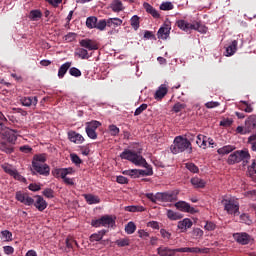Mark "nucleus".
<instances>
[{"mask_svg": "<svg viewBox=\"0 0 256 256\" xmlns=\"http://www.w3.org/2000/svg\"><path fill=\"white\" fill-rule=\"evenodd\" d=\"M19 151H21V153H31V151H33V148H31V146L29 145H24L19 148Z\"/></svg>", "mask_w": 256, "mask_h": 256, "instance_id": "obj_62", "label": "nucleus"}, {"mask_svg": "<svg viewBox=\"0 0 256 256\" xmlns=\"http://www.w3.org/2000/svg\"><path fill=\"white\" fill-rule=\"evenodd\" d=\"M115 245L118 247H129L131 245V240L128 238H122L115 241Z\"/></svg>", "mask_w": 256, "mask_h": 256, "instance_id": "obj_41", "label": "nucleus"}, {"mask_svg": "<svg viewBox=\"0 0 256 256\" xmlns=\"http://www.w3.org/2000/svg\"><path fill=\"white\" fill-rule=\"evenodd\" d=\"M70 159H71L72 163H74L75 165H81V163H83V160H81L79 155H77L75 153L70 154Z\"/></svg>", "mask_w": 256, "mask_h": 256, "instance_id": "obj_51", "label": "nucleus"}, {"mask_svg": "<svg viewBox=\"0 0 256 256\" xmlns=\"http://www.w3.org/2000/svg\"><path fill=\"white\" fill-rule=\"evenodd\" d=\"M71 173H73V168H60L61 179H65L67 175H71Z\"/></svg>", "mask_w": 256, "mask_h": 256, "instance_id": "obj_47", "label": "nucleus"}, {"mask_svg": "<svg viewBox=\"0 0 256 256\" xmlns=\"http://www.w3.org/2000/svg\"><path fill=\"white\" fill-rule=\"evenodd\" d=\"M108 129H109V133H110V135L112 136V137H117V135H119V133H120V129H119V127H117V125H115V124H111L109 127H108Z\"/></svg>", "mask_w": 256, "mask_h": 256, "instance_id": "obj_44", "label": "nucleus"}, {"mask_svg": "<svg viewBox=\"0 0 256 256\" xmlns=\"http://www.w3.org/2000/svg\"><path fill=\"white\" fill-rule=\"evenodd\" d=\"M250 159L251 155L249 154V151L238 150L228 156L227 163L228 165H235L236 163H241L242 161L245 165L246 163H249Z\"/></svg>", "mask_w": 256, "mask_h": 256, "instance_id": "obj_7", "label": "nucleus"}, {"mask_svg": "<svg viewBox=\"0 0 256 256\" xmlns=\"http://www.w3.org/2000/svg\"><path fill=\"white\" fill-rule=\"evenodd\" d=\"M235 149H237V147H235L234 145H226L223 146L222 148H219L217 150V153L218 155H229V153H233Z\"/></svg>", "mask_w": 256, "mask_h": 256, "instance_id": "obj_29", "label": "nucleus"}, {"mask_svg": "<svg viewBox=\"0 0 256 256\" xmlns=\"http://www.w3.org/2000/svg\"><path fill=\"white\" fill-rule=\"evenodd\" d=\"M2 169L3 171H5V173L11 175V177H14V179H17V181H25V178L21 174H19V172L15 168H13V166L9 164H4L2 165Z\"/></svg>", "mask_w": 256, "mask_h": 256, "instance_id": "obj_12", "label": "nucleus"}, {"mask_svg": "<svg viewBox=\"0 0 256 256\" xmlns=\"http://www.w3.org/2000/svg\"><path fill=\"white\" fill-rule=\"evenodd\" d=\"M69 74L71 77H81L82 75L81 70H79L77 67L69 68Z\"/></svg>", "mask_w": 256, "mask_h": 256, "instance_id": "obj_48", "label": "nucleus"}, {"mask_svg": "<svg viewBox=\"0 0 256 256\" xmlns=\"http://www.w3.org/2000/svg\"><path fill=\"white\" fill-rule=\"evenodd\" d=\"M17 131L10 129L8 127H0V135L4 137L8 143H12V145H15V141H17Z\"/></svg>", "mask_w": 256, "mask_h": 256, "instance_id": "obj_9", "label": "nucleus"}, {"mask_svg": "<svg viewBox=\"0 0 256 256\" xmlns=\"http://www.w3.org/2000/svg\"><path fill=\"white\" fill-rule=\"evenodd\" d=\"M222 204L229 215H237L239 213V203L233 200H223Z\"/></svg>", "mask_w": 256, "mask_h": 256, "instance_id": "obj_10", "label": "nucleus"}, {"mask_svg": "<svg viewBox=\"0 0 256 256\" xmlns=\"http://www.w3.org/2000/svg\"><path fill=\"white\" fill-rule=\"evenodd\" d=\"M204 229H206V231H215L217 229V225L213 222H206Z\"/></svg>", "mask_w": 256, "mask_h": 256, "instance_id": "obj_57", "label": "nucleus"}, {"mask_svg": "<svg viewBox=\"0 0 256 256\" xmlns=\"http://www.w3.org/2000/svg\"><path fill=\"white\" fill-rule=\"evenodd\" d=\"M166 215L170 221H179V219H183V215H181V213L173 210H167Z\"/></svg>", "mask_w": 256, "mask_h": 256, "instance_id": "obj_31", "label": "nucleus"}, {"mask_svg": "<svg viewBox=\"0 0 256 256\" xmlns=\"http://www.w3.org/2000/svg\"><path fill=\"white\" fill-rule=\"evenodd\" d=\"M135 231H137V226L135 225L134 222H129L125 226V232L127 233V235H133Z\"/></svg>", "mask_w": 256, "mask_h": 256, "instance_id": "obj_40", "label": "nucleus"}, {"mask_svg": "<svg viewBox=\"0 0 256 256\" xmlns=\"http://www.w3.org/2000/svg\"><path fill=\"white\" fill-rule=\"evenodd\" d=\"M178 195H179V192L172 191V192H158L156 194L147 193L146 197L147 199L151 200L152 203H157V201H159L160 203H173L177 201Z\"/></svg>", "mask_w": 256, "mask_h": 256, "instance_id": "obj_4", "label": "nucleus"}, {"mask_svg": "<svg viewBox=\"0 0 256 256\" xmlns=\"http://www.w3.org/2000/svg\"><path fill=\"white\" fill-rule=\"evenodd\" d=\"M248 171H249L250 175H255V173H256V160H253L251 166L248 167Z\"/></svg>", "mask_w": 256, "mask_h": 256, "instance_id": "obj_64", "label": "nucleus"}, {"mask_svg": "<svg viewBox=\"0 0 256 256\" xmlns=\"http://www.w3.org/2000/svg\"><path fill=\"white\" fill-rule=\"evenodd\" d=\"M116 181L120 184V185H127V183H129V179H127V177L125 176H117Z\"/></svg>", "mask_w": 256, "mask_h": 256, "instance_id": "obj_59", "label": "nucleus"}, {"mask_svg": "<svg viewBox=\"0 0 256 256\" xmlns=\"http://www.w3.org/2000/svg\"><path fill=\"white\" fill-rule=\"evenodd\" d=\"M71 65H73V62H66L60 66V68L58 69L59 79H63V77H65V75L67 74V71L71 69Z\"/></svg>", "mask_w": 256, "mask_h": 256, "instance_id": "obj_24", "label": "nucleus"}, {"mask_svg": "<svg viewBox=\"0 0 256 256\" xmlns=\"http://www.w3.org/2000/svg\"><path fill=\"white\" fill-rule=\"evenodd\" d=\"M169 93V86L167 84H161L154 94V98L161 100Z\"/></svg>", "mask_w": 256, "mask_h": 256, "instance_id": "obj_20", "label": "nucleus"}, {"mask_svg": "<svg viewBox=\"0 0 256 256\" xmlns=\"http://www.w3.org/2000/svg\"><path fill=\"white\" fill-rule=\"evenodd\" d=\"M77 37V34L70 32L65 36V41H67L68 43L73 42V40Z\"/></svg>", "mask_w": 256, "mask_h": 256, "instance_id": "obj_61", "label": "nucleus"}, {"mask_svg": "<svg viewBox=\"0 0 256 256\" xmlns=\"http://www.w3.org/2000/svg\"><path fill=\"white\" fill-rule=\"evenodd\" d=\"M191 235L193 239H201V237H203V230L200 228H194L191 232Z\"/></svg>", "mask_w": 256, "mask_h": 256, "instance_id": "obj_45", "label": "nucleus"}, {"mask_svg": "<svg viewBox=\"0 0 256 256\" xmlns=\"http://www.w3.org/2000/svg\"><path fill=\"white\" fill-rule=\"evenodd\" d=\"M174 206L176 207V209H178V211H182L183 213H197V210H195L194 207H191L190 203H187L185 201H178L174 204Z\"/></svg>", "mask_w": 256, "mask_h": 256, "instance_id": "obj_13", "label": "nucleus"}, {"mask_svg": "<svg viewBox=\"0 0 256 256\" xmlns=\"http://www.w3.org/2000/svg\"><path fill=\"white\" fill-rule=\"evenodd\" d=\"M248 142L251 145L252 151H256V134L250 136Z\"/></svg>", "mask_w": 256, "mask_h": 256, "instance_id": "obj_52", "label": "nucleus"}, {"mask_svg": "<svg viewBox=\"0 0 256 256\" xmlns=\"http://www.w3.org/2000/svg\"><path fill=\"white\" fill-rule=\"evenodd\" d=\"M123 175H127L128 177H131V179H138L139 177V169H130V170H124L122 172Z\"/></svg>", "mask_w": 256, "mask_h": 256, "instance_id": "obj_35", "label": "nucleus"}, {"mask_svg": "<svg viewBox=\"0 0 256 256\" xmlns=\"http://www.w3.org/2000/svg\"><path fill=\"white\" fill-rule=\"evenodd\" d=\"M233 238L240 245H249L253 241V238L247 232L235 233Z\"/></svg>", "mask_w": 256, "mask_h": 256, "instance_id": "obj_11", "label": "nucleus"}, {"mask_svg": "<svg viewBox=\"0 0 256 256\" xmlns=\"http://www.w3.org/2000/svg\"><path fill=\"white\" fill-rule=\"evenodd\" d=\"M157 253L159 256H175L176 253H209V248L185 247L171 249L169 247L160 246L157 248Z\"/></svg>", "mask_w": 256, "mask_h": 256, "instance_id": "obj_2", "label": "nucleus"}, {"mask_svg": "<svg viewBox=\"0 0 256 256\" xmlns=\"http://www.w3.org/2000/svg\"><path fill=\"white\" fill-rule=\"evenodd\" d=\"M191 185H193V187H195V189H203L205 188L206 182L205 180L199 178V177H193L190 180Z\"/></svg>", "mask_w": 256, "mask_h": 256, "instance_id": "obj_26", "label": "nucleus"}, {"mask_svg": "<svg viewBox=\"0 0 256 256\" xmlns=\"http://www.w3.org/2000/svg\"><path fill=\"white\" fill-rule=\"evenodd\" d=\"M171 151L174 155L178 153H183L188 151V153H193V146L191 141L183 136H177L174 139L173 145L171 146Z\"/></svg>", "mask_w": 256, "mask_h": 256, "instance_id": "obj_5", "label": "nucleus"}, {"mask_svg": "<svg viewBox=\"0 0 256 256\" xmlns=\"http://www.w3.org/2000/svg\"><path fill=\"white\" fill-rule=\"evenodd\" d=\"M110 8L114 13H119L123 11V9H125V7H123V2H121V0H113L110 4Z\"/></svg>", "mask_w": 256, "mask_h": 256, "instance_id": "obj_27", "label": "nucleus"}, {"mask_svg": "<svg viewBox=\"0 0 256 256\" xmlns=\"http://www.w3.org/2000/svg\"><path fill=\"white\" fill-rule=\"evenodd\" d=\"M33 205L38 211H45L47 209V201L42 196H36V201H34Z\"/></svg>", "mask_w": 256, "mask_h": 256, "instance_id": "obj_23", "label": "nucleus"}, {"mask_svg": "<svg viewBox=\"0 0 256 256\" xmlns=\"http://www.w3.org/2000/svg\"><path fill=\"white\" fill-rule=\"evenodd\" d=\"M20 103L21 105H23V107H37V103H39V100L37 99V96L22 97L20 99Z\"/></svg>", "mask_w": 256, "mask_h": 256, "instance_id": "obj_18", "label": "nucleus"}, {"mask_svg": "<svg viewBox=\"0 0 256 256\" xmlns=\"http://www.w3.org/2000/svg\"><path fill=\"white\" fill-rule=\"evenodd\" d=\"M176 25L178 29L181 31H185L186 33L189 31H198L199 33H207V27L199 22H193L192 24L187 22L186 20H178L176 21Z\"/></svg>", "mask_w": 256, "mask_h": 256, "instance_id": "obj_6", "label": "nucleus"}, {"mask_svg": "<svg viewBox=\"0 0 256 256\" xmlns=\"http://www.w3.org/2000/svg\"><path fill=\"white\" fill-rule=\"evenodd\" d=\"M101 221H102V227L113 226V224L115 223V220L113 219V217L109 215L102 216Z\"/></svg>", "mask_w": 256, "mask_h": 256, "instance_id": "obj_32", "label": "nucleus"}, {"mask_svg": "<svg viewBox=\"0 0 256 256\" xmlns=\"http://www.w3.org/2000/svg\"><path fill=\"white\" fill-rule=\"evenodd\" d=\"M107 230H100L97 233L91 234L89 241L95 243V241H101L105 237Z\"/></svg>", "mask_w": 256, "mask_h": 256, "instance_id": "obj_28", "label": "nucleus"}, {"mask_svg": "<svg viewBox=\"0 0 256 256\" xmlns=\"http://www.w3.org/2000/svg\"><path fill=\"white\" fill-rule=\"evenodd\" d=\"M105 27H109V20L102 19L99 22H96V28L99 31H105Z\"/></svg>", "mask_w": 256, "mask_h": 256, "instance_id": "obj_42", "label": "nucleus"}, {"mask_svg": "<svg viewBox=\"0 0 256 256\" xmlns=\"http://www.w3.org/2000/svg\"><path fill=\"white\" fill-rule=\"evenodd\" d=\"M0 150L3 151L4 153L11 154L13 153V146L10 144H7V142H1Z\"/></svg>", "mask_w": 256, "mask_h": 256, "instance_id": "obj_39", "label": "nucleus"}, {"mask_svg": "<svg viewBox=\"0 0 256 256\" xmlns=\"http://www.w3.org/2000/svg\"><path fill=\"white\" fill-rule=\"evenodd\" d=\"M160 235L163 239H166L167 241H169V239H171V233L165 229H160Z\"/></svg>", "mask_w": 256, "mask_h": 256, "instance_id": "obj_55", "label": "nucleus"}, {"mask_svg": "<svg viewBox=\"0 0 256 256\" xmlns=\"http://www.w3.org/2000/svg\"><path fill=\"white\" fill-rule=\"evenodd\" d=\"M83 197L88 205H97L101 203L99 196H95L93 194H84Z\"/></svg>", "mask_w": 256, "mask_h": 256, "instance_id": "obj_25", "label": "nucleus"}, {"mask_svg": "<svg viewBox=\"0 0 256 256\" xmlns=\"http://www.w3.org/2000/svg\"><path fill=\"white\" fill-rule=\"evenodd\" d=\"M186 169L190 171L191 173H199V167L195 165L194 163H186Z\"/></svg>", "mask_w": 256, "mask_h": 256, "instance_id": "obj_50", "label": "nucleus"}, {"mask_svg": "<svg viewBox=\"0 0 256 256\" xmlns=\"http://www.w3.org/2000/svg\"><path fill=\"white\" fill-rule=\"evenodd\" d=\"M139 16L134 15L131 19H130V24L132 29H134L135 31H137V29H139L140 25H139Z\"/></svg>", "mask_w": 256, "mask_h": 256, "instance_id": "obj_43", "label": "nucleus"}, {"mask_svg": "<svg viewBox=\"0 0 256 256\" xmlns=\"http://www.w3.org/2000/svg\"><path fill=\"white\" fill-rule=\"evenodd\" d=\"M186 105L185 104H182V103H176L174 106H173V112L174 113H179L181 111H183V109H185Z\"/></svg>", "mask_w": 256, "mask_h": 256, "instance_id": "obj_53", "label": "nucleus"}, {"mask_svg": "<svg viewBox=\"0 0 256 256\" xmlns=\"http://www.w3.org/2000/svg\"><path fill=\"white\" fill-rule=\"evenodd\" d=\"M45 161H47L45 154H36L34 155L32 160V167L34 171H36V173H39V175L49 177V173H51V168L49 167V165L45 164Z\"/></svg>", "mask_w": 256, "mask_h": 256, "instance_id": "obj_3", "label": "nucleus"}, {"mask_svg": "<svg viewBox=\"0 0 256 256\" xmlns=\"http://www.w3.org/2000/svg\"><path fill=\"white\" fill-rule=\"evenodd\" d=\"M236 132L240 135H247V133H249V130H247L246 124H244V126H238L236 128Z\"/></svg>", "mask_w": 256, "mask_h": 256, "instance_id": "obj_58", "label": "nucleus"}, {"mask_svg": "<svg viewBox=\"0 0 256 256\" xmlns=\"http://www.w3.org/2000/svg\"><path fill=\"white\" fill-rule=\"evenodd\" d=\"M219 102L210 101L205 104L206 109H215V107H219Z\"/></svg>", "mask_w": 256, "mask_h": 256, "instance_id": "obj_60", "label": "nucleus"}, {"mask_svg": "<svg viewBox=\"0 0 256 256\" xmlns=\"http://www.w3.org/2000/svg\"><path fill=\"white\" fill-rule=\"evenodd\" d=\"M143 7L149 15H151L154 19H159L161 17V14L155 9L151 4L144 2Z\"/></svg>", "mask_w": 256, "mask_h": 256, "instance_id": "obj_21", "label": "nucleus"}, {"mask_svg": "<svg viewBox=\"0 0 256 256\" xmlns=\"http://www.w3.org/2000/svg\"><path fill=\"white\" fill-rule=\"evenodd\" d=\"M191 227H193V221L189 218L178 222V229H180L182 233H186L187 229H191Z\"/></svg>", "mask_w": 256, "mask_h": 256, "instance_id": "obj_22", "label": "nucleus"}, {"mask_svg": "<svg viewBox=\"0 0 256 256\" xmlns=\"http://www.w3.org/2000/svg\"><path fill=\"white\" fill-rule=\"evenodd\" d=\"M147 109V104H142L140 105L134 112V116L137 117L143 113V111H146Z\"/></svg>", "mask_w": 256, "mask_h": 256, "instance_id": "obj_54", "label": "nucleus"}, {"mask_svg": "<svg viewBox=\"0 0 256 256\" xmlns=\"http://www.w3.org/2000/svg\"><path fill=\"white\" fill-rule=\"evenodd\" d=\"M16 199L23 203L24 205L31 206L35 203V200L29 196L27 193H23L21 191L16 192Z\"/></svg>", "mask_w": 256, "mask_h": 256, "instance_id": "obj_14", "label": "nucleus"}, {"mask_svg": "<svg viewBox=\"0 0 256 256\" xmlns=\"http://www.w3.org/2000/svg\"><path fill=\"white\" fill-rule=\"evenodd\" d=\"M91 226L92 227H103V222L101 221V218L96 219V220H92L91 221Z\"/></svg>", "mask_w": 256, "mask_h": 256, "instance_id": "obj_63", "label": "nucleus"}, {"mask_svg": "<svg viewBox=\"0 0 256 256\" xmlns=\"http://www.w3.org/2000/svg\"><path fill=\"white\" fill-rule=\"evenodd\" d=\"M53 189L51 188H46L42 194L44 195V197H47V199H53L54 195H53Z\"/></svg>", "mask_w": 256, "mask_h": 256, "instance_id": "obj_56", "label": "nucleus"}, {"mask_svg": "<svg viewBox=\"0 0 256 256\" xmlns=\"http://www.w3.org/2000/svg\"><path fill=\"white\" fill-rule=\"evenodd\" d=\"M123 25V20L120 18H109L108 19V27H121Z\"/></svg>", "mask_w": 256, "mask_h": 256, "instance_id": "obj_36", "label": "nucleus"}, {"mask_svg": "<svg viewBox=\"0 0 256 256\" xmlns=\"http://www.w3.org/2000/svg\"><path fill=\"white\" fill-rule=\"evenodd\" d=\"M2 239H5V241H13V233L9 230H3L1 231Z\"/></svg>", "mask_w": 256, "mask_h": 256, "instance_id": "obj_46", "label": "nucleus"}, {"mask_svg": "<svg viewBox=\"0 0 256 256\" xmlns=\"http://www.w3.org/2000/svg\"><path fill=\"white\" fill-rule=\"evenodd\" d=\"M68 139L69 141H71L72 143H75L76 145H81V143L85 141V138L83 137V135L75 131L68 132Z\"/></svg>", "mask_w": 256, "mask_h": 256, "instance_id": "obj_19", "label": "nucleus"}, {"mask_svg": "<svg viewBox=\"0 0 256 256\" xmlns=\"http://www.w3.org/2000/svg\"><path fill=\"white\" fill-rule=\"evenodd\" d=\"M29 17L32 21H39L43 17L41 10H32L30 11Z\"/></svg>", "mask_w": 256, "mask_h": 256, "instance_id": "obj_37", "label": "nucleus"}, {"mask_svg": "<svg viewBox=\"0 0 256 256\" xmlns=\"http://www.w3.org/2000/svg\"><path fill=\"white\" fill-rule=\"evenodd\" d=\"M246 131L248 133H256V115H250L245 120Z\"/></svg>", "mask_w": 256, "mask_h": 256, "instance_id": "obj_17", "label": "nucleus"}, {"mask_svg": "<svg viewBox=\"0 0 256 256\" xmlns=\"http://www.w3.org/2000/svg\"><path fill=\"white\" fill-rule=\"evenodd\" d=\"M171 34V24L165 23L162 27L159 28L157 32L158 39H169Z\"/></svg>", "mask_w": 256, "mask_h": 256, "instance_id": "obj_16", "label": "nucleus"}, {"mask_svg": "<svg viewBox=\"0 0 256 256\" xmlns=\"http://www.w3.org/2000/svg\"><path fill=\"white\" fill-rule=\"evenodd\" d=\"M99 127H101V122L97 120L86 122L85 131L89 139H97V129H99Z\"/></svg>", "mask_w": 256, "mask_h": 256, "instance_id": "obj_8", "label": "nucleus"}, {"mask_svg": "<svg viewBox=\"0 0 256 256\" xmlns=\"http://www.w3.org/2000/svg\"><path fill=\"white\" fill-rule=\"evenodd\" d=\"M120 159L130 161V163H133L136 167H145L146 170L138 169V177H151V175H153V167L143 158L141 150L135 152L130 149H125L120 154Z\"/></svg>", "mask_w": 256, "mask_h": 256, "instance_id": "obj_1", "label": "nucleus"}, {"mask_svg": "<svg viewBox=\"0 0 256 256\" xmlns=\"http://www.w3.org/2000/svg\"><path fill=\"white\" fill-rule=\"evenodd\" d=\"M75 56L79 59H89V51L85 48H77L75 51Z\"/></svg>", "mask_w": 256, "mask_h": 256, "instance_id": "obj_33", "label": "nucleus"}, {"mask_svg": "<svg viewBox=\"0 0 256 256\" xmlns=\"http://www.w3.org/2000/svg\"><path fill=\"white\" fill-rule=\"evenodd\" d=\"M173 3L171 2H163L161 5H160V9L161 11H171L173 10Z\"/></svg>", "mask_w": 256, "mask_h": 256, "instance_id": "obj_49", "label": "nucleus"}, {"mask_svg": "<svg viewBox=\"0 0 256 256\" xmlns=\"http://www.w3.org/2000/svg\"><path fill=\"white\" fill-rule=\"evenodd\" d=\"M237 40H233L232 43L226 48V57H231L237 52Z\"/></svg>", "mask_w": 256, "mask_h": 256, "instance_id": "obj_30", "label": "nucleus"}, {"mask_svg": "<svg viewBox=\"0 0 256 256\" xmlns=\"http://www.w3.org/2000/svg\"><path fill=\"white\" fill-rule=\"evenodd\" d=\"M86 27L88 29H95L97 27V17L90 16L86 19Z\"/></svg>", "mask_w": 256, "mask_h": 256, "instance_id": "obj_34", "label": "nucleus"}, {"mask_svg": "<svg viewBox=\"0 0 256 256\" xmlns=\"http://www.w3.org/2000/svg\"><path fill=\"white\" fill-rule=\"evenodd\" d=\"M79 43H80V46H82L84 49H88V51H97V49H99L97 42L89 38L82 39L80 40Z\"/></svg>", "mask_w": 256, "mask_h": 256, "instance_id": "obj_15", "label": "nucleus"}, {"mask_svg": "<svg viewBox=\"0 0 256 256\" xmlns=\"http://www.w3.org/2000/svg\"><path fill=\"white\" fill-rule=\"evenodd\" d=\"M125 211H129V213H143L145 208L143 206H127Z\"/></svg>", "mask_w": 256, "mask_h": 256, "instance_id": "obj_38", "label": "nucleus"}]
</instances>
